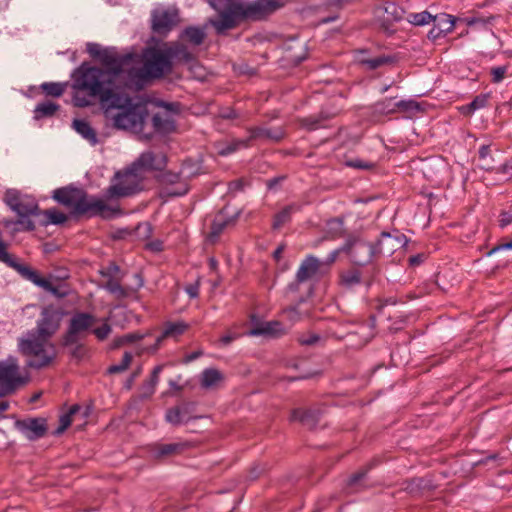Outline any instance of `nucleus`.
Masks as SVG:
<instances>
[{
	"label": "nucleus",
	"instance_id": "1",
	"mask_svg": "<svg viewBox=\"0 0 512 512\" xmlns=\"http://www.w3.org/2000/svg\"><path fill=\"white\" fill-rule=\"evenodd\" d=\"M98 72L88 74L79 84L90 90V95L72 98L77 107H88L99 100L106 121L117 130L138 133L142 131L148 110L145 104L122 94V89H110V81Z\"/></svg>",
	"mask_w": 512,
	"mask_h": 512
},
{
	"label": "nucleus",
	"instance_id": "2",
	"mask_svg": "<svg viewBox=\"0 0 512 512\" xmlns=\"http://www.w3.org/2000/svg\"><path fill=\"white\" fill-rule=\"evenodd\" d=\"M137 57L133 53L119 55L114 49L106 48L99 61L105 66V69L81 65L74 74L73 80V98L90 95V90L80 87L81 81L90 73L98 72L105 75L110 81V89L131 88V76L133 62H137Z\"/></svg>",
	"mask_w": 512,
	"mask_h": 512
},
{
	"label": "nucleus",
	"instance_id": "3",
	"mask_svg": "<svg viewBox=\"0 0 512 512\" xmlns=\"http://www.w3.org/2000/svg\"><path fill=\"white\" fill-rule=\"evenodd\" d=\"M137 62H133L131 88L140 87L151 78H161L171 71L172 62L168 50L164 48L149 47L143 55L135 54Z\"/></svg>",
	"mask_w": 512,
	"mask_h": 512
},
{
	"label": "nucleus",
	"instance_id": "4",
	"mask_svg": "<svg viewBox=\"0 0 512 512\" xmlns=\"http://www.w3.org/2000/svg\"><path fill=\"white\" fill-rule=\"evenodd\" d=\"M17 351L25 358L26 367L32 369L47 367L56 358L54 344L33 330H28L18 337Z\"/></svg>",
	"mask_w": 512,
	"mask_h": 512
},
{
	"label": "nucleus",
	"instance_id": "5",
	"mask_svg": "<svg viewBox=\"0 0 512 512\" xmlns=\"http://www.w3.org/2000/svg\"><path fill=\"white\" fill-rule=\"evenodd\" d=\"M217 12H230L241 17L261 20L284 5L283 0H206Z\"/></svg>",
	"mask_w": 512,
	"mask_h": 512
},
{
	"label": "nucleus",
	"instance_id": "6",
	"mask_svg": "<svg viewBox=\"0 0 512 512\" xmlns=\"http://www.w3.org/2000/svg\"><path fill=\"white\" fill-rule=\"evenodd\" d=\"M53 198L65 206L73 207L78 213H92L107 217L116 212V209L107 205L103 199L87 196L78 189H56Z\"/></svg>",
	"mask_w": 512,
	"mask_h": 512
},
{
	"label": "nucleus",
	"instance_id": "7",
	"mask_svg": "<svg viewBox=\"0 0 512 512\" xmlns=\"http://www.w3.org/2000/svg\"><path fill=\"white\" fill-rule=\"evenodd\" d=\"M30 381L29 373L22 369L15 356L0 360V398L15 394Z\"/></svg>",
	"mask_w": 512,
	"mask_h": 512
},
{
	"label": "nucleus",
	"instance_id": "8",
	"mask_svg": "<svg viewBox=\"0 0 512 512\" xmlns=\"http://www.w3.org/2000/svg\"><path fill=\"white\" fill-rule=\"evenodd\" d=\"M144 176L131 164L124 170L117 171L106 191L109 198L129 197L143 189Z\"/></svg>",
	"mask_w": 512,
	"mask_h": 512
},
{
	"label": "nucleus",
	"instance_id": "9",
	"mask_svg": "<svg viewBox=\"0 0 512 512\" xmlns=\"http://www.w3.org/2000/svg\"><path fill=\"white\" fill-rule=\"evenodd\" d=\"M249 133V137L245 139H232L230 141L216 143V152L221 156H228L240 149L248 147L249 142L252 139L265 137L274 140H279L282 138V132L272 134L269 130L259 127L250 129Z\"/></svg>",
	"mask_w": 512,
	"mask_h": 512
},
{
	"label": "nucleus",
	"instance_id": "10",
	"mask_svg": "<svg viewBox=\"0 0 512 512\" xmlns=\"http://www.w3.org/2000/svg\"><path fill=\"white\" fill-rule=\"evenodd\" d=\"M95 322L96 318L90 313H75L70 319L63 344L65 346H73V344L80 342L81 338L92 330L91 328Z\"/></svg>",
	"mask_w": 512,
	"mask_h": 512
},
{
	"label": "nucleus",
	"instance_id": "11",
	"mask_svg": "<svg viewBox=\"0 0 512 512\" xmlns=\"http://www.w3.org/2000/svg\"><path fill=\"white\" fill-rule=\"evenodd\" d=\"M4 202L18 216L41 214L35 198L27 194H22L16 189L6 190L4 194Z\"/></svg>",
	"mask_w": 512,
	"mask_h": 512
},
{
	"label": "nucleus",
	"instance_id": "12",
	"mask_svg": "<svg viewBox=\"0 0 512 512\" xmlns=\"http://www.w3.org/2000/svg\"><path fill=\"white\" fill-rule=\"evenodd\" d=\"M62 319L61 312L53 306L43 308L41 316L37 321L36 328L33 332L50 340L60 327Z\"/></svg>",
	"mask_w": 512,
	"mask_h": 512
},
{
	"label": "nucleus",
	"instance_id": "13",
	"mask_svg": "<svg viewBox=\"0 0 512 512\" xmlns=\"http://www.w3.org/2000/svg\"><path fill=\"white\" fill-rule=\"evenodd\" d=\"M343 250L350 255L352 261L357 265L370 262L375 252L370 243L359 239H349L343 246Z\"/></svg>",
	"mask_w": 512,
	"mask_h": 512
},
{
	"label": "nucleus",
	"instance_id": "14",
	"mask_svg": "<svg viewBox=\"0 0 512 512\" xmlns=\"http://www.w3.org/2000/svg\"><path fill=\"white\" fill-rule=\"evenodd\" d=\"M422 104L415 100H396V97H386V117L400 113L406 118H412L416 114L423 112Z\"/></svg>",
	"mask_w": 512,
	"mask_h": 512
},
{
	"label": "nucleus",
	"instance_id": "15",
	"mask_svg": "<svg viewBox=\"0 0 512 512\" xmlns=\"http://www.w3.org/2000/svg\"><path fill=\"white\" fill-rule=\"evenodd\" d=\"M152 29L157 34H167L177 22V12L172 9L156 8L152 11Z\"/></svg>",
	"mask_w": 512,
	"mask_h": 512
},
{
	"label": "nucleus",
	"instance_id": "16",
	"mask_svg": "<svg viewBox=\"0 0 512 512\" xmlns=\"http://www.w3.org/2000/svg\"><path fill=\"white\" fill-rule=\"evenodd\" d=\"M134 169L143 175L147 171H160L166 166V157L163 153L146 151L132 163Z\"/></svg>",
	"mask_w": 512,
	"mask_h": 512
},
{
	"label": "nucleus",
	"instance_id": "17",
	"mask_svg": "<svg viewBox=\"0 0 512 512\" xmlns=\"http://www.w3.org/2000/svg\"><path fill=\"white\" fill-rule=\"evenodd\" d=\"M408 238L399 230L386 231V253H390L391 262L400 261L405 255Z\"/></svg>",
	"mask_w": 512,
	"mask_h": 512
},
{
	"label": "nucleus",
	"instance_id": "18",
	"mask_svg": "<svg viewBox=\"0 0 512 512\" xmlns=\"http://www.w3.org/2000/svg\"><path fill=\"white\" fill-rule=\"evenodd\" d=\"M200 387L206 391L218 390L224 386L225 374L217 368H205L198 377Z\"/></svg>",
	"mask_w": 512,
	"mask_h": 512
},
{
	"label": "nucleus",
	"instance_id": "19",
	"mask_svg": "<svg viewBox=\"0 0 512 512\" xmlns=\"http://www.w3.org/2000/svg\"><path fill=\"white\" fill-rule=\"evenodd\" d=\"M16 428L29 440H36L44 436L46 421L42 418H32L17 421Z\"/></svg>",
	"mask_w": 512,
	"mask_h": 512
},
{
	"label": "nucleus",
	"instance_id": "20",
	"mask_svg": "<svg viewBox=\"0 0 512 512\" xmlns=\"http://www.w3.org/2000/svg\"><path fill=\"white\" fill-rule=\"evenodd\" d=\"M163 111L157 112L153 118V127L158 133H170L175 129V121L171 110V105L161 103Z\"/></svg>",
	"mask_w": 512,
	"mask_h": 512
},
{
	"label": "nucleus",
	"instance_id": "21",
	"mask_svg": "<svg viewBox=\"0 0 512 512\" xmlns=\"http://www.w3.org/2000/svg\"><path fill=\"white\" fill-rule=\"evenodd\" d=\"M436 489V485L431 478L428 477H414L403 482L402 490L406 491L412 496H421L425 492H431Z\"/></svg>",
	"mask_w": 512,
	"mask_h": 512
},
{
	"label": "nucleus",
	"instance_id": "22",
	"mask_svg": "<svg viewBox=\"0 0 512 512\" xmlns=\"http://www.w3.org/2000/svg\"><path fill=\"white\" fill-rule=\"evenodd\" d=\"M21 276L57 297L61 298L67 295L66 291H60L48 279L39 276V274L30 267L22 268Z\"/></svg>",
	"mask_w": 512,
	"mask_h": 512
},
{
	"label": "nucleus",
	"instance_id": "23",
	"mask_svg": "<svg viewBox=\"0 0 512 512\" xmlns=\"http://www.w3.org/2000/svg\"><path fill=\"white\" fill-rule=\"evenodd\" d=\"M285 333L283 325L278 321H268L256 324L248 332V336L278 337Z\"/></svg>",
	"mask_w": 512,
	"mask_h": 512
},
{
	"label": "nucleus",
	"instance_id": "24",
	"mask_svg": "<svg viewBox=\"0 0 512 512\" xmlns=\"http://www.w3.org/2000/svg\"><path fill=\"white\" fill-rule=\"evenodd\" d=\"M322 266L323 263L318 258L312 255L306 257L296 274L298 282H304L310 279L320 271Z\"/></svg>",
	"mask_w": 512,
	"mask_h": 512
},
{
	"label": "nucleus",
	"instance_id": "25",
	"mask_svg": "<svg viewBox=\"0 0 512 512\" xmlns=\"http://www.w3.org/2000/svg\"><path fill=\"white\" fill-rule=\"evenodd\" d=\"M170 55L171 61L176 60L185 64H190L195 61V54L182 42L172 43L166 46Z\"/></svg>",
	"mask_w": 512,
	"mask_h": 512
},
{
	"label": "nucleus",
	"instance_id": "26",
	"mask_svg": "<svg viewBox=\"0 0 512 512\" xmlns=\"http://www.w3.org/2000/svg\"><path fill=\"white\" fill-rule=\"evenodd\" d=\"M189 328V324L184 321L166 322L162 333L156 338L154 349H157L166 338H177Z\"/></svg>",
	"mask_w": 512,
	"mask_h": 512
},
{
	"label": "nucleus",
	"instance_id": "27",
	"mask_svg": "<svg viewBox=\"0 0 512 512\" xmlns=\"http://www.w3.org/2000/svg\"><path fill=\"white\" fill-rule=\"evenodd\" d=\"M165 419L168 423L178 426L192 419L189 405H180L166 411Z\"/></svg>",
	"mask_w": 512,
	"mask_h": 512
},
{
	"label": "nucleus",
	"instance_id": "28",
	"mask_svg": "<svg viewBox=\"0 0 512 512\" xmlns=\"http://www.w3.org/2000/svg\"><path fill=\"white\" fill-rule=\"evenodd\" d=\"M73 128L81 135L91 146H95L99 143L97 133L92 126L85 120L75 119L73 121Z\"/></svg>",
	"mask_w": 512,
	"mask_h": 512
},
{
	"label": "nucleus",
	"instance_id": "29",
	"mask_svg": "<svg viewBox=\"0 0 512 512\" xmlns=\"http://www.w3.org/2000/svg\"><path fill=\"white\" fill-rule=\"evenodd\" d=\"M186 446L185 443L155 444L151 452L155 458H163L181 453Z\"/></svg>",
	"mask_w": 512,
	"mask_h": 512
},
{
	"label": "nucleus",
	"instance_id": "30",
	"mask_svg": "<svg viewBox=\"0 0 512 512\" xmlns=\"http://www.w3.org/2000/svg\"><path fill=\"white\" fill-rule=\"evenodd\" d=\"M405 10L397 6L394 2L386 0V36L393 34L394 29L390 28L391 22H398L403 19Z\"/></svg>",
	"mask_w": 512,
	"mask_h": 512
},
{
	"label": "nucleus",
	"instance_id": "31",
	"mask_svg": "<svg viewBox=\"0 0 512 512\" xmlns=\"http://www.w3.org/2000/svg\"><path fill=\"white\" fill-rule=\"evenodd\" d=\"M205 37V30L201 27L196 26H190L185 28L180 35L181 41L188 42L193 46H199L200 44H202Z\"/></svg>",
	"mask_w": 512,
	"mask_h": 512
},
{
	"label": "nucleus",
	"instance_id": "32",
	"mask_svg": "<svg viewBox=\"0 0 512 512\" xmlns=\"http://www.w3.org/2000/svg\"><path fill=\"white\" fill-rule=\"evenodd\" d=\"M490 97V93H481L475 96L469 104L459 108L460 113L464 116H471L476 110L486 107Z\"/></svg>",
	"mask_w": 512,
	"mask_h": 512
},
{
	"label": "nucleus",
	"instance_id": "33",
	"mask_svg": "<svg viewBox=\"0 0 512 512\" xmlns=\"http://www.w3.org/2000/svg\"><path fill=\"white\" fill-rule=\"evenodd\" d=\"M219 19L213 22L218 33H223L225 30L231 29L235 26V17H241L240 15L232 14L230 12H218Z\"/></svg>",
	"mask_w": 512,
	"mask_h": 512
},
{
	"label": "nucleus",
	"instance_id": "34",
	"mask_svg": "<svg viewBox=\"0 0 512 512\" xmlns=\"http://www.w3.org/2000/svg\"><path fill=\"white\" fill-rule=\"evenodd\" d=\"M59 107L60 106L58 104L51 101L39 103L34 109V119L39 120L45 117H50L54 115Z\"/></svg>",
	"mask_w": 512,
	"mask_h": 512
},
{
	"label": "nucleus",
	"instance_id": "35",
	"mask_svg": "<svg viewBox=\"0 0 512 512\" xmlns=\"http://www.w3.org/2000/svg\"><path fill=\"white\" fill-rule=\"evenodd\" d=\"M433 16L427 10L418 13L411 12L407 15V21L414 26H424L432 22L435 18Z\"/></svg>",
	"mask_w": 512,
	"mask_h": 512
},
{
	"label": "nucleus",
	"instance_id": "36",
	"mask_svg": "<svg viewBox=\"0 0 512 512\" xmlns=\"http://www.w3.org/2000/svg\"><path fill=\"white\" fill-rule=\"evenodd\" d=\"M297 211L296 205H289L275 215L273 229H279L291 219V215Z\"/></svg>",
	"mask_w": 512,
	"mask_h": 512
},
{
	"label": "nucleus",
	"instance_id": "37",
	"mask_svg": "<svg viewBox=\"0 0 512 512\" xmlns=\"http://www.w3.org/2000/svg\"><path fill=\"white\" fill-rule=\"evenodd\" d=\"M67 87V83L45 82L41 84L42 91L49 96L60 97Z\"/></svg>",
	"mask_w": 512,
	"mask_h": 512
},
{
	"label": "nucleus",
	"instance_id": "38",
	"mask_svg": "<svg viewBox=\"0 0 512 512\" xmlns=\"http://www.w3.org/2000/svg\"><path fill=\"white\" fill-rule=\"evenodd\" d=\"M361 281L360 272L357 269H350L344 271L341 274V283L347 287L352 288L355 285L359 284Z\"/></svg>",
	"mask_w": 512,
	"mask_h": 512
},
{
	"label": "nucleus",
	"instance_id": "39",
	"mask_svg": "<svg viewBox=\"0 0 512 512\" xmlns=\"http://www.w3.org/2000/svg\"><path fill=\"white\" fill-rule=\"evenodd\" d=\"M435 17L432 22L435 24L438 30L447 29L449 25L452 26V30L455 27L456 21H458V18L448 15L445 13H442L440 15H434Z\"/></svg>",
	"mask_w": 512,
	"mask_h": 512
},
{
	"label": "nucleus",
	"instance_id": "40",
	"mask_svg": "<svg viewBox=\"0 0 512 512\" xmlns=\"http://www.w3.org/2000/svg\"><path fill=\"white\" fill-rule=\"evenodd\" d=\"M35 216L36 215L18 216V220L15 221V227H13V231H33L35 229V223L32 220V217Z\"/></svg>",
	"mask_w": 512,
	"mask_h": 512
},
{
	"label": "nucleus",
	"instance_id": "41",
	"mask_svg": "<svg viewBox=\"0 0 512 512\" xmlns=\"http://www.w3.org/2000/svg\"><path fill=\"white\" fill-rule=\"evenodd\" d=\"M226 224L227 222L224 219L216 218L211 225V230L207 236V240L212 244L215 243L225 229Z\"/></svg>",
	"mask_w": 512,
	"mask_h": 512
},
{
	"label": "nucleus",
	"instance_id": "42",
	"mask_svg": "<svg viewBox=\"0 0 512 512\" xmlns=\"http://www.w3.org/2000/svg\"><path fill=\"white\" fill-rule=\"evenodd\" d=\"M43 215L46 217L44 224H62L67 220V216L57 210V209H49L44 211Z\"/></svg>",
	"mask_w": 512,
	"mask_h": 512
},
{
	"label": "nucleus",
	"instance_id": "43",
	"mask_svg": "<svg viewBox=\"0 0 512 512\" xmlns=\"http://www.w3.org/2000/svg\"><path fill=\"white\" fill-rule=\"evenodd\" d=\"M104 288L111 294L115 295L116 298L122 299L128 295V292L123 288L117 281L110 279L105 284Z\"/></svg>",
	"mask_w": 512,
	"mask_h": 512
},
{
	"label": "nucleus",
	"instance_id": "44",
	"mask_svg": "<svg viewBox=\"0 0 512 512\" xmlns=\"http://www.w3.org/2000/svg\"><path fill=\"white\" fill-rule=\"evenodd\" d=\"M131 361H132V354L129 352H125L121 361L118 364L111 365L108 368V372L111 374L121 373L128 369Z\"/></svg>",
	"mask_w": 512,
	"mask_h": 512
},
{
	"label": "nucleus",
	"instance_id": "45",
	"mask_svg": "<svg viewBox=\"0 0 512 512\" xmlns=\"http://www.w3.org/2000/svg\"><path fill=\"white\" fill-rule=\"evenodd\" d=\"M356 61L359 64L364 65L367 69L374 70V69L379 67L384 62V58L383 57H377V58H374V59H366L364 53L361 52L356 57Z\"/></svg>",
	"mask_w": 512,
	"mask_h": 512
},
{
	"label": "nucleus",
	"instance_id": "46",
	"mask_svg": "<svg viewBox=\"0 0 512 512\" xmlns=\"http://www.w3.org/2000/svg\"><path fill=\"white\" fill-rule=\"evenodd\" d=\"M77 411V407H72L69 411V413L64 414L60 417L59 420V427L56 429L55 434L60 435L62 434L70 425L72 422L71 416Z\"/></svg>",
	"mask_w": 512,
	"mask_h": 512
},
{
	"label": "nucleus",
	"instance_id": "47",
	"mask_svg": "<svg viewBox=\"0 0 512 512\" xmlns=\"http://www.w3.org/2000/svg\"><path fill=\"white\" fill-rule=\"evenodd\" d=\"M512 224V203L507 209L501 210L498 216V225L501 229L506 228Z\"/></svg>",
	"mask_w": 512,
	"mask_h": 512
},
{
	"label": "nucleus",
	"instance_id": "48",
	"mask_svg": "<svg viewBox=\"0 0 512 512\" xmlns=\"http://www.w3.org/2000/svg\"><path fill=\"white\" fill-rule=\"evenodd\" d=\"M111 331L112 328L107 321H105L100 327L91 330L95 337L100 341L105 340L110 335Z\"/></svg>",
	"mask_w": 512,
	"mask_h": 512
},
{
	"label": "nucleus",
	"instance_id": "49",
	"mask_svg": "<svg viewBox=\"0 0 512 512\" xmlns=\"http://www.w3.org/2000/svg\"><path fill=\"white\" fill-rule=\"evenodd\" d=\"M189 65L191 74L195 79L203 81L206 78V70L201 64H199L197 61H193Z\"/></svg>",
	"mask_w": 512,
	"mask_h": 512
},
{
	"label": "nucleus",
	"instance_id": "50",
	"mask_svg": "<svg viewBox=\"0 0 512 512\" xmlns=\"http://www.w3.org/2000/svg\"><path fill=\"white\" fill-rule=\"evenodd\" d=\"M450 32H452L451 25H449L447 29L443 30H438L437 27L434 25V27L428 32L427 38L434 42L441 37H445Z\"/></svg>",
	"mask_w": 512,
	"mask_h": 512
},
{
	"label": "nucleus",
	"instance_id": "51",
	"mask_svg": "<svg viewBox=\"0 0 512 512\" xmlns=\"http://www.w3.org/2000/svg\"><path fill=\"white\" fill-rule=\"evenodd\" d=\"M302 124L308 129V130H316L321 127H324L322 124V118L311 116L308 118L303 119Z\"/></svg>",
	"mask_w": 512,
	"mask_h": 512
},
{
	"label": "nucleus",
	"instance_id": "52",
	"mask_svg": "<svg viewBox=\"0 0 512 512\" xmlns=\"http://www.w3.org/2000/svg\"><path fill=\"white\" fill-rule=\"evenodd\" d=\"M298 341L301 345H314L320 341V336L315 333L302 334Z\"/></svg>",
	"mask_w": 512,
	"mask_h": 512
},
{
	"label": "nucleus",
	"instance_id": "53",
	"mask_svg": "<svg viewBox=\"0 0 512 512\" xmlns=\"http://www.w3.org/2000/svg\"><path fill=\"white\" fill-rule=\"evenodd\" d=\"M310 417V412L304 411L302 409H294L291 412L290 420L291 421H300L302 423H306L308 418Z\"/></svg>",
	"mask_w": 512,
	"mask_h": 512
},
{
	"label": "nucleus",
	"instance_id": "54",
	"mask_svg": "<svg viewBox=\"0 0 512 512\" xmlns=\"http://www.w3.org/2000/svg\"><path fill=\"white\" fill-rule=\"evenodd\" d=\"M106 48H103L100 44L97 43H88L86 46L87 52L94 58L100 59L101 55L103 54L104 50Z\"/></svg>",
	"mask_w": 512,
	"mask_h": 512
},
{
	"label": "nucleus",
	"instance_id": "55",
	"mask_svg": "<svg viewBox=\"0 0 512 512\" xmlns=\"http://www.w3.org/2000/svg\"><path fill=\"white\" fill-rule=\"evenodd\" d=\"M506 71H507L506 66L493 67L491 69L492 82L493 83L501 82L505 76Z\"/></svg>",
	"mask_w": 512,
	"mask_h": 512
},
{
	"label": "nucleus",
	"instance_id": "56",
	"mask_svg": "<svg viewBox=\"0 0 512 512\" xmlns=\"http://www.w3.org/2000/svg\"><path fill=\"white\" fill-rule=\"evenodd\" d=\"M501 250H512V239H510L509 241L497 244L496 246H494L491 250H489L487 252V255L491 256Z\"/></svg>",
	"mask_w": 512,
	"mask_h": 512
},
{
	"label": "nucleus",
	"instance_id": "57",
	"mask_svg": "<svg viewBox=\"0 0 512 512\" xmlns=\"http://www.w3.org/2000/svg\"><path fill=\"white\" fill-rule=\"evenodd\" d=\"M496 173L508 175V178H511L512 177V158L507 160L498 169H496Z\"/></svg>",
	"mask_w": 512,
	"mask_h": 512
},
{
	"label": "nucleus",
	"instance_id": "58",
	"mask_svg": "<svg viewBox=\"0 0 512 512\" xmlns=\"http://www.w3.org/2000/svg\"><path fill=\"white\" fill-rule=\"evenodd\" d=\"M426 258H427L426 254L418 253L416 255L410 256L408 259V262H409L410 266L415 267V266H419L420 264H422Z\"/></svg>",
	"mask_w": 512,
	"mask_h": 512
},
{
	"label": "nucleus",
	"instance_id": "59",
	"mask_svg": "<svg viewBox=\"0 0 512 512\" xmlns=\"http://www.w3.org/2000/svg\"><path fill=\"white\" fill-rule=\"evenodd\" d=\"M161 371H162V366H156L151 373L150 379L148 380L149 384L153 385L155 388L159 382V375H160Z\"/></svg>",
	"mask_w": 512,
	"mask_h": 512
},
{
	"label": "nucleus",
	"instance_id": "60",
	"mask_svg": "<svg viewBox=\"0 0 512 512\" xmlns=\"http://www.w3.org/2000/svg\"><path fill=\"white\" fill-rule=\"evenodd\" d=\"M348 166L357 169H369L372 165L362 160H351L347 163Z\"/></svg>",
	"mask_w": 512,
	"mask_h": 512
},
{
	"label": "nucleus",
	"instance_id": "61",
	"mask_svg": "<svg viewBox=\"0 0 512 512\" xmlns=\"http://www.w3.org/2000/svg\"><path fill=\"white\" fill-rule=\"evenodd\" d=\"M155 387L150 385L148 381H146L141 388V396L146 398L151 396L155 392Z\"/></svg>",
	"mask_w": 512,
	"mask_h": 512
},
{
	"label": "nucleus",
	"instance_id": "62",
	"mask_svg": "<svg viewBox=\"0 0 512 512\" xmlns=\"http://www.w3.org/2000/svg\"><path fill=\"white\" fill-rule=\"evenodd\" d=\"M341 251H344L343 247H341L339 249H336V250H333L332 252H330L328 257H327V259H326V261L322 262L323 265L330 266L332 263H334Z\"/></svg>",
	"mask_w": 512,
	"mask_h": 512
},
{
	"label": "nucleus",
	"instance_id": "63",
	"mask_svg": "<svg viewBox=\"0 0 512 512\" xmlns=\"http://www.w3.org/2000/svg\"><path fill=\"white\" fill-rule=\"evenodd\" d=\"M365 475H366L365 472H358V473L353 474L349 478L348 485L350 487L356 486L365 477Z\"/></svg>",
	"mask_w": 512,
	"mask_h": 512
},
{
	"label": "nucleus",
	"instance_id": "64",
	"mask_svg": "<svg viewBox=\"0 0 512 512\" xmlns=\"http://www.w3.org/2000/svg\"><path fill=\"white\" fill-rule=\"evenodd\" d=\"M185 291L191 298H196L199 295V284L197 282L190 284L185 288Z\"/></svg>",
	"mask_w": 512,
	"mask_h": 512
}]
</instances>
